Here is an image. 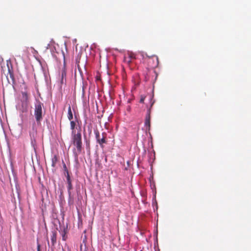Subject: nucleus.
<instances>
[{
    "label": "nucleus",
    "mask_w": 251,
    "mask_h": 251,
    "mask_svg": "<svg viewBox=\"0 0 251 251\" xmlns=\"http://www.w3.org/2000/svg\"><path fill=\"white\" fill-rule=\"evenodd\" d=\"M34 116L38 124H40L44 115L43 110V103L39 100H36L35 103Z\"/></svg>",
    "instance_id": "1"
},
{
    "label": "nucleus",
    "mask_w": 251,
    "mask_h": 251,
    "mask_svg": "<svg viewBox=\"0 0 251 251\" xmlns=\"http://www.w3.org/2000/svg\"><path fill=\"white\" fill-rule=\"evenodd\" d=\"M72 139L74 145L76 146L77 154H80L82 151V139L80 131L76 133H72Z\"/></svg>",
    "instance_id": "2"
},
{
    "label": "nucleus",
    "mask_w": 251,
    "mask_h": 251,
    "mask_svg": "<svg viewBox=\"0 0 251 251\" xmlns=\"http://www.w3.org/2000/svg\"><path fill=\"white\" fill-rule=\"evenodd\" d=\"M153 96L151 95H150L148 96V97H149V100L150 103V107L148 108V112H147V114L146 115V119H145V126H147L148 127L149 130L150 129V126H151V122H150V120H151V116H150V114H151V107L152 106V105H153V104L154 103V101L153 100Z\"/></svg>",
    "instance_id": "3"
},
{
    "label": "nucleus",
    "mask_w": 251,
    "mask_h": 251,
    "mask_svg": "<svg viewBox=\"0 0 251 251\" xmlns=\"http://www.w3.org/2000/svg\"><path fill=\"white\" fill-rule=\"evenodd\" d=\"M94 132L97 142L100 145L101 147H102L103 144L106 143V133L103 132L101 134V137H100V133L98 130H95Z\"/></svg>",
    "instance_id": "4"
},
{
    "label": "nucleus",
    "mask_w": 251,
    "mask_h": 251,
    "mask_svg": "<svg viewBox=\"0 0 251 251\" xmlns=\"http://www.w3.org/2000/svg\"><path fill=\"white\" fill-rule=\"evenodd\" d=\"M66 177L67 183L68 184L67 189L69 194L70 195L71 194V190L73 189V185L72 184V180L69 173H67V174H65Z\"/></svg>",
    "instance_id": "5"
},
{
    "label": "nucleus",
    "mask_w": 251,
    "mask_h": 251,
    "mask_svg": "<svg viewBox=\"0 0 251 251\" xmlns=\"http://www.w3.org/2000/svg\"><path fill=\"white\" fill-rule=\"evenodd\" d=\"M56 235L57 233L55 231H53L51 232V242L52 246H54L55 244L56 243Z\"/></svg>",
    "instance_id": "6"
},
{
    "label": "nucleus",
    "mask_w": 251,
    "mask_h": 251,
    "mask_svg": "<svg viewBox=\"0 0 251 251\" xmlns=\"http://www.w3.org/2000/svg\"><path fill=\"white\" fill-rule=\"evenodd\" d=\"M67 117L69 121H71L73 119V115L72 112L71 107L70 105H69L68 107Z\"/></svg>",
    "instance_id": "7"
},
{
    "label": "nucleus",
    "mask_w": 251,
    "mask_h": 251,
    "mask_svg": "<svg viewBox=\"0 0 251 251\" xmlns=\"http://www.w3.org/2000/svg\"><path fill=\"white\" fill-rule=\"evenodd\" d=\"M76 126V122L72 120L70 121V127L72 130V133H75V127Z\"/></svg>",
    "instance_id": "8"
},
{
    "label": "nucleus",
    "mask_w": 251,
    "mask_h": 251,
    "mask_svg": "<svg viewBox=\"0 0 251 251\" xmlns=\"http://www.w3.org/2000/svg\"><path fill=\"white\" fill-rule=\"evenodd\" d=\"M58 161V158L56 155H54L51 159V166L54 167Z\"/></svg>",
    "instance_id": "9"
},
{
    "label": "nucleus",
    "mask_w": 251,
    "mask_h": 251,
    "mask_svg": "<svg viewBox=\"0 0 251 251\" xmlns=\"http://www.w3.org/2000/svg\"><path fill=\"white\" fill-rule=\"evenodd\" d=\"M66 76V72L65 69L64 68L62 70V72H61V77H62L61 80V83H63V78H65Z\"/></svg>",
    "instance_id": "10"
},
{
    "label": "nucleus",
    "mask_w": 251,
    "mask_h": 251,
    "mask_svg": "<svg viewBox=\"0 0 251 251\" xmlns=\"http://www.w3.org/2000/svg\"><path fill=\"white\" fill-rule=\"evenodd\" d=\"M22 96L23 98L25 100L27 101L28 100V95L27 92H22Z\"/></svg>",
    "instance_id": "11"
},
{
    "label": "nucleus",
    "mask_w": 251,
    "mask_h": 251,
    "mask_svg": "<svg viewBox=\"0 0 251 251\" xmlns=\"http://www.w3.org/2000/svg\"><path fill=\"white\" fill-rule=\"evenodd\" d=\"M124 61L127 64H129L132 62V60L129 57L127 56L125 57Z\"/></svg>",
    "instance_id": "12"
},
{
    "label": "nucleus",
    "mask_w": 251,
    "mask_h": 251,
    "mask_svg": "<svg viewBox=\"0 0 251 251\" xmlns=\"http://www.w3.org/2000/svg\"><path fill=\"white\" fill-rule=\"evenodd\" d=\"M128 56V57H129V58L131 59V60H132V59H135V54H134L133 53H132V52H130V53H129L128 54V56Z\"/></svg>",
    "instance_id": "13"
},
{
    "label": "nucleus",
    "mask_w": 251,
    "mask_h": 251,
    "mask_svg": "<svg viewBox=\"0 0 251 251\" xmlns=\"http://www.w3.org/2000/svg\"><path fill=\"white\" fill-rule=\"evenodd\" d=\"M63 169H64V172H64V175H65V174L67 175V173H69V171H68V169L67 168L66 165V164L65 163H64V165H63Z\"/></svg>",
    "instance_id": "14"
},
{
    "label": "nucleus",
    "mask_w": 251,
    "mask_h": 251,
    "mask_svg": "<svg viewBox=\"0 0 251 251\" xmlns=\"http://www.w3.org/2000/svg\"><path fill=\"white\" fill-rule=\"evenodd\" d=\"M146 96H144L143 95H141V97H140V103H143L145 99L146 98Z\"/></svg>",
    "instance_id": "15"
},
{
    "label": "nucleus",
    "mask_w": 251,
    "mask_h": 251,
    "mask_svg": "<svg viewBox=\"0 0 251 251\" xmlns=\"http://www.w3.org/2000/svg\"><path fill=\"white\" fill-rule=\"evenodd\" d=\"M62 236L63 240L65 241L66 240V232L65 230H64L63 233H62Z\"/></svg>",
    "instance_id": "16"
},
{
    "label": "nucleus",
    "mask_w": 251,
    "mask_h": 251,
    "mask_svg": "<svg viewBox=\"0 0 251 251\" xmlns=\"http://www.w3.org/2000/svg\"><path fill=\"white\" fill-rule=\"evenodd\" d=\"M155 59H156V64L154 65V66L156 67L158 65V58L157 56H155Z\"/></svg>",
    "instance_id": "17"
},
{
    "label": "nucleus",
    "mask_w": 251,
    "mask_h": 251,
    "mask_svg": "<svg viewBox=\"0 0 251 251\" xmlns=\"http://www.w3.org/2000/svg\"><path fill=\"white\" fill-rule=\"evenodd\" d=\"M37 251H40V245H38V249H37Z\"/></svg>",
    "instance_id": "18"
},
{
    "label": "nucleus",
    "mask_w": 251,
    "mask_h": 251,
    "mask_svg": "<svg viewBox=\"0 0 251 251\" xmlns=\"http://www.w3.org/2000/svg\"><path fill=\"white\" fill-rule=\"evenodd\" d=\"M128 109V110H129V109H130V107H128V109Z\"/></svg>",
    "instance_id": "19"
}]
</instances>
